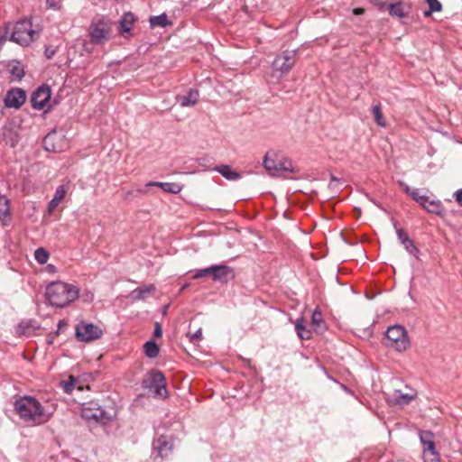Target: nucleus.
I'll use <instances>...</instances> for the list:
<instances>
[{
	"label": "nucleus",
	"instance_id": "55",
	"mask_svg": "<svg viewBox=\"0 0 462 462\" xmlns=\"http://www.w3.org/2000/svg\"><path fill=\"white\" fill-rule=\"evenodd\" d=\"M16 143H17V138H14V139L11 140V145L12 146H14Z\"/></svg>",
	"mask_w": 462,
	"mask_h": 462
},
{
	"label": "nucleus",
	"instance_id": "12",
	"mask_svg": "<svg viewBox=\"0 0 462 462\" xmlns=\"http://www.w3.org/2000/svg\"><path fill=\"white\" fill-rule=\"evenodd\" d=\"M26 100L25 91L21 88L9 90L5 97V106L10 108H20Z\"/></svg>",
	"mask_w": 462,
	"mask_h": 462
},
{
	"label": "nucleus",
	"instance_id": "46",
	"mask_svg": "<svg viewBox=\"0 0 462 462\" xmlns=\"http://www.w3.org/2000/svg\"><path fill=\"white\" fill-rule=\"evenodd\" d=\"M163 182L160 181H149L146 183V187H159L161 188V185H162Z\"/></svg>",
	"mask_w": 462,
	"mask_h": 462
},
{
	"label": "nucleus",
	"instance_id": "28",
	"mask_svg": "<svg viewBox=\"0 0 462 462\" xmlns=\"http://www.w3.org/2000/svg\"><path fill=\"white\" fill-rule=\"evenodd\" d=\"M92 408H86L83 410V417L87 420H95L97 421L103 420L104 419V411L102 410L97 409L95 412H93Z\"/></svg>",
	"mask_w": 462,
	"mask_h": 462
},
{
	"label": "nucleus",
	"instance_id": "53",
	"mask_svg": "<svg viewBox=\"0 0 462 462\" xmlns=\"http://www.w3.org/2000/svg\"><path fill=\"white\" fill-rule=\"evenodd\" d=\"M434 12H435V11H431V9H430V8H429V10H428V11H425V12H424V16H425V17H429V16H430V15H431V14H432V13H434Z\"/></svg>",
	"mask_w": 462,
	"mask_h": 462
},
{
	"label": "nucleus",
	"instance_id": "1",
	"mask_svg": "<svg viewBox=\"0 0 462 462\" xmlns=\"http://www.w3.org/2000/svg\"><path fill=\"white\" fill-rule=\"evenodd\" d=\"M14 408L20 419L34 425L48 421L51 413L45 411L42 403L34 397L24 395L17 399Z\"/></svg>",
	"mask_w": 462,
	"mask_h": 462
},
{
	"label": "nucleus",
	"instance_id": "35",
	"mask_svg": "<svg viewBox=\"0 0 462 462\" xmlns=\"http://www.w3.org/2000/svg\"><path fill=\"white\" fill-rule=\"evenodd\" d=\"M63 0H46V5L49 9L60 11L62 8Z\"/></svg>",
	"mask_w": 462,
	"mask_h": 462
},
{
	"label": "nucleus",
	"instance_id": "45",
	"mask_svg": "<svg viewBox=\"0 0 462 462\" xmlns=\"http://www.w3.org/2000/svg\"><path fill=\"white\" fill-rule=\"evenodd\" d=\"M338 182H339V180L336 177L331 176L329 187L336 188V187H337Z\"/></svg>",
	"mask_w": 462,
	"mask_h": 462
},
{
	"label": "nucleus",
	"instance_id": "56",
	"mask_svg": "<svg viewBox=\"0 0 462 462\" xmlns=\"http://www.w3.org/2000/svg\"><path fill=\"white\" fill-rule=\"evenodd\" d=\"M383 6H384V3H380V4H379V7H380V9H383Z\"/></svg>",
	"mask_w": 462,
	"mask_h": 462
},
{
	"label": "nucleus",
	"instance_id": "16",
	"mask_svg": "<svg viewBox=\"0 0 462 462\" xmlns=\"http://www.w3.org/2000/svg\"><path fill=\"white\" fill-rule=\"evenodd\" d=\"M156 291L153 284L144 285L133 290L129 297L133 301L144 300Z\"/></svg>",
	"mask_w": 462,
	"mask_h": 462
},
{
	"label": "nucleus",
	"instance_id": "14",
	"mask_svg": "<svg viewBox=\"0 0 462 462\" xmlns=\"http://www.w3.org/2000/svg\"><path fill=\"white\" fill-rule=\"evenodd\" d=\"M210 270L213 281L222 283L227 282L233 273L232 268L225 264L211 265Z\"/></svg>",
	"mask_w": 462,
	"mask_h": 462
},
{
	"label": "nucleus",
	"instance_id": "36",
	"mask_svg": "<svg viewBox=\"0 0 462 462\" xmlns=\"http://www.w3.org/2000/svg\"><path fill=\"white\" fill-rule=\"evenodd\" d=\"M411 197L413 200L418 202L420 206L423 204V201H427V196L420 195L419 189H413L412 192H411Z\"/></svg>",
	"mask_w": 462,
	"mask_h": 462
},
{
	"label": "nucleus",
	"instance_id": "50",
	"mask_svg": "<svg viewBox=\"0 0 462 462\" xmlns=\"http://www.w3.org/2000/svg\"><path fill=\"white\" fill-rule=\"evenodd\" d=\"M67 325L66 321L64 320H60L59 323H58V330L55 332V335H58L60 333V329L62 328V327H65Z\"/></svg>",
	"mask_w": 462,
	"mask_h": 462
},
{
	"label": "nucleus",
	"instance_id": "20",
	"mask_svg": "<svg viewBox=\"0 0 462 462\" xmlns=\"http://www.w3.org/2000/svg\"><path fill=\"white\" fill-rule=\"evenodd\" d=\"M134 22V15L132 13H125L119 21V33L125 37V34L130 32Z\"/></svg>",
	"mask_w": 462,
	"mask_h": 462
},
{
	"label": "nucleus",
	"instance_id": "52",
	"mask_svg": "<svg viewBox=\"0 0 462 462\" xmlns=\"http://www.w3.org/2000/svg\"><path fill=\"white\" fill-rule=\"evenodd\" d=\"M364 12H365V11H364V9H363V8H360V7L355 8V9L353 10V14H354L355 15H360V14H364Z\"/></svg>",
	"mask_w": 462,
	"mask_h": 462
},
{
	"label": "nucleus",
	"instance_id": "31",
	"mask_svg": "<svg viewBox=\"0 0 462 462\" xmlns=\"http://www.w3.org/2000/svg\"><path fill=\"white\" fill-rule=\"evenodd\" d=\"M50 254L43 247L37 248L34 252V258L40 264H44L49 260Z\"/></svg>",
	"mask_w": 462,
	"mask_h": 462
},
{
	"label": "nucleus",
	"instance_id": "57",
	"mask_svg": "<svg viewBox=\"0 0 462 462\" xmlns=\"http://www.w3.org/2000/svg\"><path fill=\"white\" fill-rule=\"evenodd\" d=\"M187 287H188V285H187V284H185V285H183V286H182L181 290H184V289H185V288H187Z\"/></svg>",
	"mask_w": 462,
	"mask_h": 462
},
{
	"label": "nucleus",
	"instance_id": "3",
	"mask_svg": "<svg viewBox=\"0 0 462 462\" xmlns=\"http://www.w3.org/2000/svg\"><path fill=\"white\" fill-rule=\"evenodd\" d=\"M142 386L149 390L155 398L166 399L168 397L166 378L161 371L152 370L149 372L143 379Z\"/></svg>",
	"mask_w": 462,
	"mask_h": 462
},
{
	"label": "nucleus",
	"instance_id": "15",
	"mask_svg": "<svg viewBox=\"0 0 462 462\" xmlns=\"http://www.w3.org/2000/svg\"><path fill=\"white\" fill-rule=\"evenodd\" d=\"M153 450L161 458L168 457L171 452L172 445L168 440L167 437L161 436L153 441Z\"/></svg>",
	"mask_w": 462,
	"mask_h": 462
},
{
	"label": "nucleus",
	"instance_id": "37",
	"mask_svg": "<svg viewBox=\"0 0 462 462\" xmlns=\"http://www.w3.org/2000/svg\"><path fill=\"white\" fill-rule=\"evenodd\" d=\"M76 380L74 377L69 376V381L62 382V386L64 389V392L67 393H70L75 386Z\"/></svg>",
	"mask_w": 462,
	"mask_h": 462
},
{
	"label": "nucleus",
	"instance_id": "51",
	"mask_svg": "<svg viewBox=\"0 0 462 462\" xmlns=\"http://www.w3.org/2000/svg\"><path fill=\"white\" fill-rule=\"evenodd\" d=\"M147 188H148V187H146V186H145L144 188H138V189H136V191H137L139 194L145 195V194H147V193H148V191H149V190L147 189Z\"/></svg>",
	"mask_w": 462,
	"mask_h": 462
},
{
	"label": "nucleus",
	"instance_id": "48",
	"mask_svg": "<svg viewBox=\"0 0 462 462\" xmlns=\"http://www.w3.org/2000/svg\"><path fill=\"white\" fill-rule=\"evenodd\" d=\"M55 51L53 50H51L50 48H46L45 50V55L47 59H51L54 55Z\"/></svg>",
	"mask_w": 462,
	"mask_h": 462
},
{
	"label": "nucleus",
	"instance_id": "32",
	"mask_svg": "<svg viewBox=\"0 0 462 462\" xmlns=\"http://www.w3.org/2000/svg\"><path fill=\"white\" fill-rule=\"evenodd\" d=\"M372 113L374 116L375 122L380 126H384L385 123L383 118V113L381 111V106L380 105H374L372 108Z\"/></svg>",
	"mask_w": 462,
	"mask_h": 462
},
{
	"label": "nucleus",
	"instance_id": "25",
	"mask_svg": "<svg viewBox=\"0 0 462 462\" xmlns=\"http://www.w3.org/2000/svg\"><path fill=\"white\" fill-rule=\"evenodd\" d=\"M295 330L300 339H310L311 337V332L306 328L303 317L296 320Z\"/></svg>",
	"mask_w": 462,
	"mask_h": 462
},
{
	"label": "nucleus",
	"instance_id": "38",
	"mask_svg": "<svg viewBox=\"0 0 462 462\" xmlns=\"http://www.w3.org/2000/svg\"><path fill=\"white\" fill-rule=\"evenodd\" d=\"M429 5V8L431 11L440 12L442 10V5L439 0H425Z\"/></svg>",
	"mask_w": 462,
	"mask_h": 462
},
{
	"label": "nucleus",
	"instance_id": "54",
	"mask_svg": "<svg viewBox=\"0 0 462 462\" xmlns=\"http://www.w3.org/2000/svg\"><path fill=\"white\" fill-rule=\"evenodd\" d=\"M47 342H48V344H52L53 343V336L52 335H50L48 337Z\"/></svg>",
	"mask_w": 462,
	"mask_h": 462
},
{
	"label": "nucleus",
	"instance_id": "27",
	"mask_svg": "<svg viewBox=\"0 0 462 462\" xmlns=\"http://www.w3.org/2000/svg\"><path fill=\"white\" fill-rule=\"evenodd\" d=\"M143 347L144 353L149 358H154L159 355V346L153 340L147 341Z\"/></svg>",
	"mask_w": 462,
	"mask_h": 462
},
{
	"label": "nucleus",
	"instance_id": "21",
	"mask_svg": "<svg viewBox=\"0 0 462 462\" xmlns=\"http://www.w3.org/2000/svg\"><path fill=\"white\" fill-rule=\"evenodd\" d=\"M218 173L228 180H237L241 178V174L234 171L229 165H219L215 168Z\"/></svg>",
	"mask_w": 462,
	"mask_h": 462
},
{
	"label": "nucleus",
	"instance_id": "18",
	"mask_svg": "<svg viewBox=\"0 0 462 462\" xmlns=\"http://www.w3.org/2000/svg\"><path fill=\"white\" fill-rule=\"evenodd\" d=\"M421 207L429 213L435 214L439 217H443L445 215V208L441 201L439 199H430L427 197V201H423Z\"/></svg>",
	"mask_w": 462,
	"mask_h": 462
},
{
	"label": "nucleus",
	"instance_id": "6",
	"mask_svg": "<svg viewBox=\"0 0 462 462\" xmlns=\"http://www.w3.org/2000/svg\"><path fill=\"white\" fill-rule=\"evenodd\" d=\"M386 345L402 352L409 346V339L405 328L400 325L389 327L385 333Z\"/></svg>",
	"mask_w": 462,
	"mask_h": 462
},
{
	"label": "nucleus",
	"instance_id": "22",
	"mask_svg": "<svg viewBox=\"0 0 462 462\" xmlns=\"http://www.w3.org/2000/svg\"><path fill=\"white\" fill-rule=\"evenodd\" d=\"M311 326L314 330L322 333L326 330V324L322 317V313L319 310H315L311 316Z\"/></svg>",
	"mask_w": 462,
	"mask_h": 462
},
{
	"label": "nucleus",
	"instance_id": "40",
	"mask_svg": "<svg viewBox=\"0 0 462 462\" xmlns=\"http://www.w3.org/2000/svg\"><path fill=\"white\" fill-rule=\"evenodd\" d=\"M188 337H189V339L191 342L199 341L202 338V329L199 328L195 333L191 334L189 333Z\"/></svg>",
	"mask_w": 462,
	"mask_h": 462
},
{
	"label": "nucleus",
	"instance_id": "19",
	"mask_svg": "<svg viewBox=\"0 0 462 462\" xmlns=\"http://www.w3.org/2000/svg\"><path fill=\"white\" fill-rule=\"evenodd\" d=\"M178 103L182 107L186 106H195L199 98V93L197 89H189L186 95L178 96L177 97Z\"/></svg>",
	"mask_w": 462,
	"mask_h": 462
},
{
	"label": "nucleus",
	"instance_id": "47",
	"mask_svg": "<svg viewBox=\"0 0 462 462\" xmlns=\"http://www.w3.org/2000/svg\"><path fill=\"white\" fill-rule=\"evenodd\" d=\"M46 270L50 273H55L57 272V268L54 264H48Z\"/></svg>",
	"mask_w": 462,
	"mask_h": 462
},
{
	"label": "nucleus",
	"instance_id": "26",
	"mask_svg": "<svg viewBox=\"0 0 462 462\" xmlns=\"http://www.w3.org/2000/svg\"><path fill=\"white\" fill-rule=\"evenodd\" d=\"M10 216V201L5 195L0 196V219L5 220Z\"/></svg>",
	"mask_w": 462,
	"mask_h": 462
},
{
	"label": "nucleus",
	"instance_id": "24",
	"mask_svg": "<svg viewBox=\"0 0 462 462\" xmlns=\"http://www.w3.org/2000/svg\"><path fill=\"white\" fill-rule=\"evenodd\" d=\"M7 68L11 76L16 80L22 79V78L24 76L23 68L22 67L21 63L16 60L9 62Z\"/></svg>",
	"mask_w": 462,
	"mask_h": 462
},
{
	"label": "nucleus",
	"instance_id": "10",
	"mask_svg": "<svg viewBox=\"0 0 462 462\" xmlns=\"http://www.w3.org/2000/svg\"><path fill=\"white\" fill-rule=\"evenodd\" d=\"M75 335L79 341L88 342L99 338L102 336V330L97 325L82 321L76 326Z\"/></svg>",
	"mask_w": 462,
	"mask_h": 462
},
{
	"label": "nucleus",
	"instance_id": "7",
	"mask_svg": "<svg viewBox=\"0 0 462 462\" xmlns=\"http://www.w3.org/2000/svg\"><path fill=\"white\" fill-rule=\"evenodd\" d=\"M263 165L272 175H280L281 172H297L298 169L292 162L287 158H272L270 153L264 156Z\"/></svg>",
	"mask_w": 462,
	"mask_h": 462
},
{
	"label": "nucleus",
	"instance_id": "44",
	"mask_svg": "<svg viewBox=\"0 0 462 462\" xmlns=\"http://www.w3.org/2000/svg\"><path fill=\"white\" fill-rule=\"evenodd\" d=\"M400 185L403 188L405 193L411 196V192H412L413 189H411L409 185L405 184L404 182H400Z\"/></svg>",
	"mask_w": 462,
	"mask_h": 462
},
{
	"label": "nucleus",
	"instance_id": "17",
	"mask_svg": "<svg viewBox=\"0 0 462 462\" xmlns=\"http://www.w3.org/2000/svg\"><path fill=\"white\" fill-rule=\"evenodd\" d=\"M410 8L408 4L396 2L389 5L388 11L393 17L405 18L409 14Z\"/></svg>",
	"mask_w": 462,
	"mask_h": 462
},
{
	"label": "nucleus",
	"instance_id": "42",
	"mask_svg": "<svg viewBox=\"0 0 462 462\" xmlns=\"http://www.w3.org/2000/svg\"><path fill=\"white\" fill-rule=\"evenodd\" d=\"M455 200L462 207V189H457L454 192Z\"/></svg>",
	"mask_w": 462,
	"mask_h": 462
},
{
	"label": "nucleus",
	"instance_id": "9",
	"mask_svg": "<svg viewBox=\"0 0 462 462\" xmlns=\"http://www.w3.org/2000/svg\"><path fill=\"white\" fill-rule=\"evenodd\" d=\"M296 61V51H284L278 55L273 62V69L281 75L287 74L291 71Z\"/></svg>",
	"mask_w": 462,
	"mask_h": 462
},
{
	"label": "nucleus",
	"instance_id": "13",
	"mask_svg": "<svg viewBox=\"0 0 462 462\" xmlns=\"http://www.w3.org/2000/svg\"><path fill=\"white\" fill-rule=\"evenodd\" d=\"M393 224L396 230L399 242L404 246L405 250L411 255L417 257L419 254V249L415 245L414 241L409 237L407 233L402 228L397 227V222L395 220L393 221Z\"/></svg>",
	"mask_w": 462,
	"mask_h": 462
},
{
	"label": "nucleus",
	"instance_id": "2",
	"mask_svg": "<svg viewBox=\"0 0 462 462\" xmlns=\"http://www.w3.org/2000/svg\"><path fill=\"white\" fill-rule=\"evenodd\" d=\"M79 288L64 282H52L45 289L47 303L60 309L74 302L79 298Z\"/></svg>",
	"mask_w": 462,
	"mask_h": 462
},
{
	"label": "nucleus",
	"instance_id": "8",
	"mask_svg": "<svg viewBox=\"0 0 462 462\" xmlns=\"http://www.w3.org/2000/svg\"><path fill=\"white\" fill-rule=\"evenodd\" d=\"M420 440L423 447V458L425 462H439L433 434L428 430L421 431L420 433Z\"/></svg>",
	"mask_w": 462,
	"mask_h": 462
},
{
	"label": "nucleus",
	"instance_id": "5",
	"mask_svg": "<svg viewBox=\"0 0 462 462\" xmlns=\"http://www.w3.org/2000/svg\"><path fill=\"white\" fill-rule=\"evenodd\" d=\"M35 31L32 29V22L28 19L18 21L10 35V41L22 46H27L33 41Z\"/></svg>",
	"mask_w": 462,
	"mask_h": 462
},
{
	"label": "nucleus",
	"instance_id": "33",
	"mask_svg": "<svg viewBox=\"0 0 462 462\" xmlns=\"http://www.w3.org/2000/svg\"><path fill=\"white\" fill-rule=\"evenodd\" d=\"M56 134H48L44 138V147L47 151L58 152L59 149L53 144Z\"/></svg>",
	"mask_w": 462,
	"mask_h": 462
},
{
	"label": "nucleus",
	"instance_id": "4",
	"mask_svg": "<svg viewBox=\"0 0 462 462\" xmlns=\"http://www.w3.org/2000/svg\"><path fill=\"white\" fill-rule=\"evenodd\" d=\"M111 21L106 17L95 18L89 25V36L95 44H102L110 39Z\"/></svg>",
	"mask_w": 462,
	"mask_h": 462
},
{
	"label": "nucleus",
	"instance_id": "30",
	"mask_svg": "<svg viewBox=\"0 0 462 462\" xmlns=\"http://www.w3.org/2000/svg\"><path fill=\"white\" fill-rule=\"evenodd\" d=\"M150 24L152 27H165L169 24V21L167 18V15L165 14L157 15V16H152L150 18Z\"/></svg>",
	"mask_w": 462,
	"mask_h": 462
},
{
	"label": "nucleus",
	"instance_id": "11",
	"mask_svg": "<svg viewBox=\"0 0 462 462\" xmlns=\"http://www.w3.org/2000/svg\"><path fill=\"white\" fill-rule=\"evenodd\" d=\"M51 95V88L47 85L39 87L31 97L32 106L35 109H43L50 101Z\"/></svg>",
	"mask_w": 462,
	"mask_h": 462
},
{
	"label": "nucleus",
	"instance_id": "34",
	"mask_svg": "<svg viewBox=\"0 0 462 462\" xmlns=\"http://www.w3.org/2000/svg\"><path fill=\"white\" fill-rule=\"evenodd\" d=\"M69 186L68 185H60L57 187L53 199L59 200L60 202L65 198L68 192Z\"/></svg>",
	"mask_w": 462,
	"mask_h": 462
},
{
	"label": "nucleus",
	"instance_id": "29",
	"mask_svg": "<svg viewBox=\"0 0 462 462\" xmlns=\"http://www.w3.org/2000/svg\"><path fill=\"white\" fill-rule=\"evenodd\" d=\"M161 189L167 193L179 194L182 190L183 186L175 182H164L161 185Z\"/></svg>",
	"mask_w": 462,
	"mask_h": 462
},
{
	"label": "nucleus",
	"instance_id": "41",
	"mask_svg": "<svg viewBox=\"0 0 462 462\" xmlns=\"http://www.w3.org/2000/svg\"><path fill=\"white\" fill-rule=\"evenodd\" d=\"M60 203V202L59 200H56L52 198V199L48 204V213L50 215L52 214Z\"/></svg>",
	"mask_w": 462,
	"mask_h": 462
},
{
	"label": "nucleus",
	"instance_id": "23",
	"mask_svg": "<svg viewBox=\"0 0 462 462\" xmlns=\"http://www.w3.org/2000/svg\"><path fill=\"white\" fill-rule=\"evenodd\" d=\"M415 397L413 393H403L400 390H395L393 393V398L394 402L401 406L407 405L410 403Z\"/></svg>",
	"mask_w": 462,
	"mask_h": 462
},
{
	"label": "nucleus",
	"instance_id": "43",
	"mask_svg": "<svg viewBox=\"0 0 462 462\" xmlns=\"http://www.w3.org/2000/svg\"><path fill=\"white\" fill-rule=\"evenodd\" d=\"M153 335L155 337H161L162 336V326L158 322L155 323Z\"/></svg>",
	"mask_w": 462,
	"mask_h": 462
},
{
	"label": "nucleus",
	"instance_id": "49",
	"mask_svg": "<svg viewBox=\"0 0 462 462\" xmlns=\"http://www.w3.org/2000/svg\"><path fill=\"white\" fill-rule=\"evenodd\" d=\"M6 41H7V35L6 34L0 35V51L2 50V48L5 45V43L6 42Z\"/></svg>",
	"mask_w": 462,
	"mask_h": 462
},
{
	"label": "nucleus",
	"instance_id": "39",
	"mask_svg": "<svg viewBox=\"0 0 462 462\" xmlns=\"http://www.w3.org/2000/svg\"><path fill=\"white\" fill-rule=\"evenodd\" d=\"M207 275H211V270H210V266L208 267V268H204V269H199L198 270L195 274L193 275V279H199V278H202V277H205Z\"/></svg>",
	"mask_w": 462,
	"mask_h": 462
}]
</instances>
